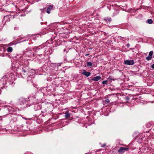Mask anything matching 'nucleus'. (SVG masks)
Listing matches in <instances>:
<instances>
[{"mask_svg":"<svg viewBox=\"0 0 154 154\" xmlns=\"http://www.w3.org/2000/svg\"><path fill=\"white\" fill-rule=\"evenodd\" d=\"M153 51H151L149 52V55L150 56L152 57V54H153Z\"/></svg>","mask_w":154,"mask_h":154,"instance_id":"13","label":"nucleus"},{"mask_svg":"<svg viewBox=\"0 0 154 154\" xmlns=\"http://www.w3.org/2000/svg\"><path fill=\"white\" fill-rule=\"evenodd\" d=\"M18 29V27H15L14 28V30H17Z\"/></svg>","mask_w":154,"mask_h":154,"instance_id":"16","label":"nucleus"},{"mask_svg":"<svg viewBox=\"0 0 154 154\" xmlns=\"http://www.w3.org/2000/svg\"><path fill=\"white\" fill-rule=\"evenodd\" d=\"M83 74L86 76L87 77H88L90 75L91 73L90 72L85 71L83 72Z\"/></svg>","mask_w":154,"mask_h":154,"instance_id":"6","label":"nucleus"},{"mask_svg":"<svg viewBox=\"0 0 154 154\" xmlns=\"http://www.w3.org/2000/svg\"><path fill=\"white\" fill-rule=\"evenodd\" d=\"M147 23H148L151 24L153 23V21L151 19H149L147 20Z\"/></svg>","mask_w":154,"mask_h":154,"instance_id":"10","label":"nucleus"},{"mask_svg":"<svg viewBox=\"0 0 154 154\" xmlns=\"http://www.w3.org/2000/svg\"><path fill=\"white\" fill-rule=\"evenodd\" d=\"M101 79V77L100 76H97L94 77L91 79L92 81H97Z\"/></svg>","mask_w":154,"mask_h":154,"instance_id":"3","label":"nucleus"},{"mask_svg":"<svg viewBox=\"0 0 154 154\" xmlns=\"http://www.w3.org/2000/svg\"><path fill=\"white\" fill-rule=\"evenodd\" d=\"M53 6L52 5H49L47 9L46 12L48 14L50 13L51 10L53 9Z\"/></svg>","mask_w":154,"mask_h":154,"instance_id":"4","label":"nucleus"},{"mask_svg":"<svg viewBox=\"0 0 154 154\" xmlns=\"http://www.w3.org/2000/svg\"><path fill=\"white\" fill-rule=\"evenodd\" d=\"M13 50V49L11 47H9L7 49V51L8 52H11Z\"/></svg>","mask_w":154,"mask_h":154,"instance_id":"8","label":"nucleus"},{"mask_svg":"<svg viewBox=\"0 0 154 154\" xmlns=\"http://www.w3.org/2000/svg\"><path fill=\"white\" fill-rule=\"evenodd\" d=\"M107 80L104 81L102 83L104 84H106L107 83Z\"/></svg>","mask_w":154,"mask_h":154,"instance_id":"14","label":"nucleus"},{"mask_svg":"<svg viewBox=\"0 0 154 154\" xmlns=\"http://www.w3.org/2000/svg\"><path fill=\"white\" fill-rule=\"evenodd\" d=\"M20 100L22 102L23 104H24L26 103V101L25 99L24 98H21Z\"/></svg>","mask_w":154,"mask_h":154,"instance_id":"11","label":"nucleus"},{"mask_svg":"<svg viewBox=\"0 0 154 154\" xmlns=\"http://www.w3.org/2000/svg\"><path fill=\"white\" fill-rule=\"evenodd\" d=\"M124 63L125 65H133L134 62L133 60H126L124 61Z\"/></svg>","mask_w":154,"mask_h":154,"instance_id":"1","label":"nucleus"},{"mask_svg":"<svg viewBox=\"0 0 154 154\" xmlns=\"http://www.w3.org/2000/svg\"><path fill=\"white\" fill-rule=\"evenodd\" d=\"M23 72H24L25 73L26 72V71L25 70H23Z\"/></svg>","mask_w":154,"mask_h":154,"instance_id":"18","label":"nucleus"},{"mask_svg":"<svg viewBox=\"0 0 154 154\" xmlns=\"http://www.w3.org/2000/svg\"><path fill=\"white\" fill-rule=\"evenodd\" d=\"M152 58V57L150 56H148L147 57H146V59L147 60H149L151 59Z\"/></svg>","mask_w":154,"mask_h":154,"instance_id":"12","label":"nucleus"},{"mask_svg":"<svg viewBox=\"0 0 154 154\" xmlns=\"http://www.w3.org/2000/svg\"><path fill=\"white\" fill-rule=\"evenodd\" d=\"M151 67H152V68H153V69H154V64H153V65H152V66H151Z\"/></svg>","mask_w":154,"mask_h":154,"instance_id":"17","label":"nucleus"},{"mask_svg":"<svg viewBox=\"0 0 154 154\" xmlns=\"http://www.w3.org/2000/svg\"><path fill=\"white\" fill-rule=\"evenodd\" d=\"M65 114V117L66 118H69L70 117V114L69 113L68 111H66Z\"/></svg>","mask_w":154,"mask_h":154,"instance_id":"7","label":"nucleus"},{"mask_svg":"<svg viewBox=\"0 0 154 154\" xmlns=\"http://www.w3.org/2000/svg\"><path fill=\"white\" fill-rule=\"evenodd\" d=\"M89 55V54H87L86 55L87 56V55Z\"/></svg>","mask_w":154,"mask_h":154,"instance_id":"20","label":"nucleus"},{"mask_svg":"<svg viewBox=\"0 0 154 154\" xmlns=\"http://www.w3.org/2000/svg\"><path fill=\"white\" fill-rule=\"evenodd\" d=\"M106 146V145L104 144V145H103V146H102V147H104V146Z\"/></svg>","mask_w":154,"mask_h":154,"instance_id":"19","label":"nucleus"},{"mask_svg":"<svg viewBox=\"0 0 154 154\" xmlns=\"http://www.w3.org/2000/svg\"><path fill=\"white\" fill-rule=\"evenodd\" d=\"M104 20L107 23V24L109 23L111 21V18L110 17L106 18L104 19Z\"/></svg>","mask_w":154,"mask_h":154,"instance_id":"5","label":"nucleus"},{"mask_svg":"<svg viewBox=\"0 0 154 154\" xmlns=\"http://www.w3.org/2000/svg\"><path fill=\"white\" fill-rule=\"evenodd\" d=\"M87 65L89 67H91L92 66L93 63L90 62H88L87 63Z\"/></svg>","mask_w":154,"mask_h":154,"instance_id":"9","label":"nucleus"},{"mask_svg":"<svg viewBox=\"0 0 154 154\" xmlns=\"http://www.w3.org/2000/svg\"><path fill=\"white\" fill-rule=\"evenodd\" d=\"M128 148L125 147H121L118 150V152L121 153H122L126 151H128Z\"/></svg>","mask_w":154,"mask_h":154,"instance_id":"2","label":"nucleus"},{"mask_svg":"<svg viewBox=\"0 0 154 154\" xmlns=\"http://www.w3.org/2000/svg\"><path fill=\"white\" fill-rule=\"evenodd\" d=\"M109 99H106L105 100V103H109Z\"/></svg>","mask_w":154,"mask_h":154,"instance_id":"15","label":"nucleus"}]
</instances>
